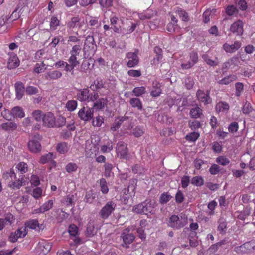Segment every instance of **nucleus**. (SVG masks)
<instances>
[{
	"mask_svg": "<svg viewBox=\"0 0 255 255\" xmlns=\"http://www.w3.org/2000/svg\"><path fill=\"white\" fill-rule=\"evenodd\" d=\"M41 139V137L38 134H35L33 136V152H39L41 150V145L39 140Z\"/></svg>",
	"mask_w": 255,
	"mask_h": 255,
	"instance_id": "nucleus-26",
	"label": "nucleus"
},
{
	"mask_svg": "<svg viewBox=\"0 0 255 255\" xmlns=\"http://www.w3.org/2000/svg\"><path fill=\"white\" fill-rule=\"evenodd\" d=\"M129 232L130 230L128 228H126L123 230L121 234V237L126 247H128L129 244L132 243L135 239V236L133 234Z\"/></svg>",
	"mask_w": 255,
	"mask_h": 255,
	"instance_id": "nucleus-10",
	"label": "nucleus"
},
{
	"mask_svg": "<svg viewBox=\"0 0 255 255\" xmlns=\"http://www.w3.org/2000/svg\"><path fill=\"white\" fill-rule=\"evenodd\" d=\"M133 211L134 213L148 215L149 214H153L154 207L150 202H143L133 207Z\"/></svg>",
	"mask_w": 255,
	"mask_h": 255,
	"instance_id": "nucleus-1",
	"label": "nucleus"
},
{
	"mask_svg": "<svg viewBox=\"0 0 255 255\" xmlns=\"http://www.w3.org/2000/svg\"><path fill=\"white\" fill-rule=\"evenodd\" d=\"M191 184L196 186H201L204 184V180L202 177L197 176L193 177L191 181Z\"/></svg>",
	"mask_w": 255,
	"mask_h": 255,
	"instance_id": "nucleus-43",
	"label": "nucleus"
},
{
	"mask_svg": "<svg viewBox=\"0 0 255 255\" xmlns=\"http://www.w3.org/2000/svg\"><path fill=\"white\" fill-rule=\"evenodd\" d=\"M128 119V117L126 116L120 117L116 119L111 127V130L116 131L120 128L122 124Z\"/></svg>",
	"mask_w": 255,
	"mask_h": 255,
	"instance_id": "nucleus-25",
	"label": "nucleus"
},
{
	"mask_svg": "<svg viewBox=\"0 0 255 255\" xmlns=\"http://www.w3.org/2000/svg\"><path fill=\"white\" fill-rule=\"evenodd\" d=\"M1 127L3 129L6 131H13L17 128V125L14 122H6L2 124Z\"/></svg>",
	"mask_w": 255,
	"mask_h": 255,
	"instance_id": "nucleus-36",
	"label": "nucleus"
},
{
	"mask_svg": "<svg viewBox=\"0 0 255 255\" xmlns=\"http://www.w3.org/2000/svg\"><path fill=\"white\" fill-rule=\"evenodd\" d=\"M105 82L101 79H97L91 84L90 88L94 92L98 91L102 88H105Z\"/></svg>",
	"mask_w": 255,
	"mask_h": 255,
	"instance_id": "nucleus-21",
	"label": "nucleus"
},
{
	"mask_svg": "<svg viewBox=\"0 0 255 255\" xmlns=\"http://www.w3.org/2000/svg\"><path fill=\"white\" fill-rule=\"evenodd\" d=\"M60 24V21L55 16H52L50 20V28L52 30H55Z\"/></svg>",
	"mask_w": 255,
	"mask_h": 255,
	"instance_id": "nucleus-53",
	"label": "nucleus"
},
{
	"mask_svg": "<svg viewBox=\"0 0 255 255\" xmlns=\"http://www.w3.org/2000/svg\"><path fill=\"white\" fill-rule=\"evenodd\" d=\"M13 216L11 214H7L4 218H0V231L6 225H10L13 222Z\"/></svg>",
	"mask_w": 255,
	"mask_h": 255,
	"instance_id": "nucleus-20",
	"label": "nucleus"
},
{
	"mask_svg": "<svg viewBox=\"0 0 255 255\" xmlns=\"http://www.w3.org/2000/svg\"><path fill=\"white\" fill-rule=\"evenodd\" d=\"M45 69V65L43 62H41L40 63H36L34 71L37 73H40L44 72Z\"/></svg>",
	"mask_w": 255,
	"mask_h": 255,
	"instance_id": "nucleus-64",
	"label": "nucleus"
},
{
	"mask_svg": "<svg viewBox=\"0 0 255 255\" xmlns=\"http://www.w3.org/2000/svg\"><path fill=\"white\" fill-rule=\"evenodd\" d=\"M16 168L21 173H25L28 171V166L24 162H20L17 165Z\"/></svg>",
	"mask_w": 255,
	"mask_h": 255,
	"instance_id": "nucleus-58",
	"label": "nucleus"
},
{
	"mask_svg": "<svg viewBox=\"0 0 255 255\" xmlns=\"http://www.w3.org/2000/svg\"><path fill=\"white\" fill-rule=\"evenodd\" d=\"M190 59L187 63L182 64L181 66L183 69H188L193 67L198 60L197 52L192 51L190 53Z\"/></svg>",
	"mask_w": 255,
	"mask_h": 255,
	"instance_id": "nucleus-11",
	"label": "nucleus"
},
{
	"mask_svg": "<svg viewBox=\"0 0 255 255\" xmlns=\"http://www.w3.org/2000/svg\"><path fill=\"white\" fill-rule=\"evenodd\" d=\"M95 46L93 37L87 36L85 41L84 50L85 51H89L92 53L94 52Z\"/></svg>",
	"mask_w": 255,
	"mask_h": 255,
	"instance_id": "nucleus-19",
	"label": "nucleus"
},
{
	"mask_svg": "<svg viewBox=\"0 0 255 255\" xmlns=\"http://www.w3.org/2000/svg\"><path fill=\"white\" fill-rule=\"evenodd\" d=\"M16 98L20 100L22 98L25 92V89L23 84L21 82H16L14 84Z\"/></svg>",
	"mask_w": 255,
	"mask_h": 255,
	"instance_id": "nucleus-16",
	"label": "nucleus"
},
{
	"mask_svg": "<svg viewBox=\"0 0 255 255\" xmlns=\"http://www.w3.org/2000/svg\"><path fill=\"white\" fill-rule=\"evenodd\" d=\"M220 171L219 166L216 164H212L209 170V172L212 175H216L219 173Z\"/></svg>",
	"mask_w": 255,
	"mask_h": 255,
	"instance_id": "nucleus-63",
	"label": "nucleus"
},
{
	"mask_svg": "<svg viewBox=\"0 0 255 255\" xmlns=\"http://www.w3.org/2000/svg\"><path fill=\"white\" fill-rule=\"evenodd\" d=\"M56 149L59 154H64L68 151L69 146L66 142H62L57 145Z\"/></svg>",
	"mask_w": 255,
	"mask_h": 255,
	"instance_id": "nucleus-34",
	"label": "nucleus"
},
{
	"mask_svg": "<svg viewBox=\"0 0 255 255\" xmlns=\"http://www.w3.org/2000/svg\"><path fill=\"white\" fill-rule=\"evenodd\" d=\"M78 169L77 165L73 162L68 163L65 166V170L68 173L75 172Z\"/></svg>",
	"mask_w": 255,
	"mask_h": 255,
	"instance_id": "nucleus-54",
	"label": "nucleus"
},
{
	"mask_svg": "<svg viewBox=\"0 0 255 255\" xmlns=\"http://www.w3.org/2000/svg\"><path fill=\"white\" fill-rule=\"evenodd\" d=\"M216 161L217 163L222 166L227 165L230 162V160L228 158L224 156H220L218 157H217L216 159Z\"/></svg>",
	"mask_w": 255,
	"mask_h": 255,
	"instance_id": "nucleus-49",
	"label": "nucleus"
},
{
	"mask_svg": "<svg viewBox=\"0 0 255 255\" xmlns=\"http://www.w3.org/2000/svg\"><path fill=\"white\" fill-rule=\"evenodd\" d=\"M77 106V102L75 100L68 101L66 103V108L69 111H73Z\"/></svg>",
	"mask_w": 255,
	"mask_h": 255,
	"instance_id": "nucleus-59",
	"label": "nucleus"
},
{
	"mask_svg": "<svg viewBox=\"0 0 255 255\" xmlns=\"http://www.w3.org/2000/svg\"><path fill=\"white\" fill-rule=\"evenodd\" d=\"M171 196L167 192L161 194L160 197V203L162 204L167 203L171 198Z\"/></svg>",
	"mask_w": 255,
	"mask_h": 255,
	"instance_id": "nucleus-55",
	"label": "nucleus"
},
{
	"mask_svg": "<svg viewBox=\"0 0 255 255\" xmlns=\"http://www.w3.org/2000/svg\"><path fill=\"white\" fill-rule=\"evenodd\" d=\"M45 227L43 223H39L37 220H33V230H35L37 232L42 231Z\"/></svg>",
	"mask_w": 255,
	"mask_h": 255,
	"instance_id": "nucleus-48",
	"label": "nucleus"
},
{
	"mask_svg": "<svg viewBox=\"0 0 255 255\" xmlns=\"http://www.w3.org/2000/svg\"><path fill=\"white\" fill-rule=\"evenodd\" d=\"M200 134L198 132H192L187 134L185 137V139L189 142H195L199 137Z\"/></svg>",
	"mask_w": 255,
	"mask_h": 255,
	"instance_id": "nucleus-42",
	"label": "nucleus"
},
{
	"mask_svg": "<svg viewBox=\"0 0 255 255\" xmlns=\"http://www.w3.org/2000/svg\"><path fill=\"white\" fill-rule=\"evenodd\" d=\"M237 77L235 75H230L219 80L218 83L221 85H228L231 82L236 80Z\"/></svg>",
	"mask_w": 255,
	"mask_h": 255,
	"instance_id": "nucleus-39",
	"label": "nucleus"
},
{
	"mask_svg": "<svg viewBox=\"0 0 255 255\" xmlns=\"http://www.w3.org/2000/svg\"><path fill=\"white\" fill-rule=\"evenodd\" d=\"M81 46L79 44L74 45L70 51L71 56L78 57L81 51Z\"/></svg>",
	"mask_w": 255,
	"mask_h": 255,
	"instance_id": "nucleus-41",
	"label": "nucleus"
},
{
	"mask_svg": "<svg viewBox=\"0 0 255 255\" xmlns=\"http://www.w3.org/2000/svg\"><path fill=\"white\" fill-rule=\"evenodd\" d=\"M89 90L88 88L81 89L77 94V99L80 101H88L89 98Z\"/></svg>",
	"mask_w": 255,
	"mask_h": 255,
	"instance_id": "nucleus-24",
	"label": "nucleus"
},
{
	"mask_svg": "<svg viewBox=\"0 0 255 255\" xmlns=\"http://www.w3.org/2000/svg\"><path fill=\"white\" fill-rule=\"evenodd\" d=\"M100 186L101 187V191L103 194H106L109 191V189L107 186V181L104 179L102 178L100 180Z\"/></svg>",
	"mask_w": 255,
	"mask_h": 255,
	"instance_id": "nucleus-56",
	"label": "nucleus"
},
{
	"mask_svg": "<svg viewBox=\"0 0 255 255\" xmlns=\"http://www.w3.org/2000/svg\"><path fill=\"white\" fill-rule=\"evenodd\" d=\"M228 128L229 132L230 133L236 132L239 129V124L236 122H233L229 125Z\"/></svg>",
	"mask_w": 255,
	"mask_h": 255,
	"instance_id": "nucleus-51",
	"label": "nucleus"
},
{
	"mask_svg": "<svg viewBox=\"0 0 255 255\" xmlns=\"http://www.w3.org/2000/svg\"><path fill=\"white\" fill-rule=\"evenodd\" d=\"M230 31L237 35H241L243 32V22L239 20L233 23L230 27Z\"/></svg>",
	"mask_w": 255,
	"mask_h": 255,
	"instance_id": "nucleus-15",
	"label": "nucleus"
},
{
	"mask_svg": "<svg viewBox=\"0 0 255 255\" xmlns=\"http://www.w3.org/2000/svg\"><path fill=\"white\" fill-rule=\"evenodd\" d=\"M103 122V117L102 116H98L93 119L92 125L94 126L100 127Z\"/></svg>",
	"mask_w": 255,
	"mask_h": 255,
	"instance_id": "nucleus-61",
	"label": "nucleus"
},
{
	"mask_svg": "<svg viewBox=\"0 0 255 255\" xmlns=\"http://www.w3.org/2000/svg\"><path fill=\"white\" fill-rule=\"evenodd\" d=\"M53 206V201L52 200H49L47 202H45L42 206L39 208L35 209L34 212H33V214L44 213L46 211L49 210L52 208Z\"/></svg>",
	"mask_w": 255,
	"mask_h": 255,
	"instance_id": "nucleus-22",
	"label": "nucleus"
},
{
	"mask_svg": "<svg viewBox=\"0 0 255 255\" xmlns=\"http://www.w3.org/2000/svg\"><path fill=\"white\" fill-rule=\"evenodd\" d=\"M113 167V165L111 163L107 162L104 164V175L105 177H108L110 176Z\"/></svg>",
	"mask_w": 255,
	"mask_h": 255,
	"instance_id": "nucleus-60",
	"label": "nucleus"
},
{
	"mask_svg": "<svg viewBox=\"0 0 255 255\" xmlns=\"http://www.w3.org/2000/svg\"><path fill=\"white\" fill-rule=\"evenodd\" d=\"M68 233L75 245L80 244L81 240L78 236V228L76 225L71 224L68 228Z\"/></svg>",
	"mask_w": 255,
	"mask_h": 255,
	"instance_id": "nucleus-12",
	"label": "nucleus"
},
{
	"mask_svg": "<svg viewBox=\"0 0 255 255\" xmlns=\"http://www.w3.org/2000/svg\"><path fill=\"white\" fill-rule=\"evenodd\" d=\"M53 154L51 152H49L48 154H46L40 158V162L42 164H45L50 161L53 160Z\"/></svg>",
	"mask_w": 255,
	"mask_h": 255,
	"instance_id": "nucleus-47",
	"label": "nucleus"
},
{
	"mask_svg": "<svg viewBox=\"0 0 255 255\" xmlns=\"http://www.w3.org/2000/svg\"><path fill=\"white\" fill-rule=\"evenodd\" d=\"M119 19L116 16H113L110 18L111 24L113 26L112 27L113 31L115 32L119 33L121 29V26L117 25Z\"/></svg>",
	"mask_w": 255,
	"mask_h": 255,
	"instance_id": "nucleus-40",
	"label": "nucleus"
},
{
	"mask_svg": "<svg viewBox=\"0 0 255 255\" xmlns=\"http://www.w3.org/2000/svg\"><path fill=\"white\" fill-rule=\"evenodd\" d=\"M5 176L7 178H11V180L9 182L8 186L12 189H18L22 186L20 178L17 179L16 174L14 171L11 170L9 172H7Z\"/></svg>",
	"mask_w": 255,
	"mask_h": 255,
	"instance_id": "nucleus-6",
	"label": "nucleus"
},
{
	"mask_svg": "<svg viewBox=\"0 0 255 255\" xmlns=\"http://www.w3.org/2000/svg\"><path fill=\"white\" fill-rule=\"evenodd\" d=\"M129 104L132 107L136 108L139 111H142L143 110V104L141 100L137 98H131L129 101Z\"/></svg>",
	"mask_w": 255,
	"mask_h": 255,
	"instance_id": "nucleus-30",
	"label": "nucleus"
},
{
	"mask_svg": "<svg viewBox=\"0 0 255 255\" xmlns=\"http://www.w3.org/2000/svg\"><path fill=\"white\" fill-rule=\"evenodd\" d=\"M51 245L46 240L39 241L35 248L37 255H46L51 250Z\"/></svg>",
	"mask_w": 255,
	"mask_h": 255,
	"instance_id": "nucleus-5",
	"label": "nucleus"
},
{
	"mask_svg": "<svg viewBox=\"0 0 255 255\" xmlns=\"http://www.w3.org/2000/svg\"><path fill=\"white\" fill-rule=\"evenodd\" d=\"M126 57L128 59L127 66L129 68L134 67L138 65L139 58L137 54L135 52H128L127 54Z\"/></svg>",
	"mask_w": 255,
	"mask_h": 255,
	"instance_id": "nucleus-13",
	"label": "nucleus"
},
{
	"mask_svg": "<svg viewBox=\"0 0 255 255\" xmlns=\"http://www.w3.org/2000/svg\"><path fill=\"white\" fill-rule=\"evenodd\" d=\"M144 131L142 128L139 126L133 128L132 131L130 133V135H133L135 137H139L143 135Z\"/></svg>",
	"mask_w": 255,
	"mask_h": 255,
	"instance_id": "nucleus-45",
	"label": "nucleus"
},
{
	"mask_svg": "<svg viewBox=\"0 0 255 255\" xmlns=\"http://www.w3.org/2000/svg\"><path fill=\"white\" fill-rule=\"evenodd\" d=\"M162 84L158 81H154L152 83V88L150 94L153 97H158L162 93Z\"/></svg>",
	"mask_w": 255,
	"mask_h": 255,
	"instance_id": "nucleus-17",
	"label": "nucleus"
},
{
	"mask_svg": "<svg viewBox=\"0 0 255 255\" xmlns=\"http://www.w3.org/2000/svg\"><path fill=\"white\" fill-rule=\"evenodd\" d=\"M132 94L131 95L137 97H140L146 93V88L144 86L135 87L132 90Z\"/></svg>",
	"mask_w": 255,
	"mask_h": 255,
	"instance_id": "nucleus-38",
	"label": "nucleus"
},
{
	"mask_svg": "<svg viewBox=\"0 0 255 255\" xmlns=\"http://www.w3.org/2000/svg\"><path fill=\"white\" fill-rule=\"evenodd\" d=\"M80 19L78 16L72 17L70 21L67 22V26L69 29H73L75 27H80Z\"/></svg>",
	"mask_w": 255,
	"mask_h": 255,
	"instance_id": "nucleus-35",
	"label": "nucleus"
},
{
	"mask_svg": "<svg viewBox=\"0 0 255 255\" xmlns=\"http://www.w3.org/2000/svg\"><path fill=\"white\" fill-rule=\"evenodd\" d=\"M43 124L48 127H53L55 125V117L51 112H48L43 117Z\"/></svg>",
	"mask_w": 255,
	"mask_h": 255,
	"instance_id": "nucleus-14",
	"label": "nucleus"
},
{
	"mask_svg": "<svg viewBox=\"0 0 255 255\" xmlns=\"http://www.w3.org/2000/svg\"><path fill=\"white\" fill-rule=\"evenodd\" d=\"M196 97L198 101L203 103L205 105L210 104L212 102L209 91L205 92L203 90L199 89L196 92Z\"/></svg>",
	"mask_w": 255,
	"mask_h": 255,
	"instance_id": "nucleus-9",
	"label": "nucleus"
},
{
	"mask_svg": "<svg viewBox=\"0 0 255 255\" xmlns=\"http://www.w3.org/2000/svg\"><path fill=\"white\" fill-rule=\"evenodd\" d=\"M68 61L70 64L67 63V69L68 71L73 72L74 68L80 64L78 57L70 56Z\"/></svg>",
	"mask_w": 255,
	"mask_h": 255,
	"instance_id": "nucleus-28",
	"label": "nucleus"
},
{
	"mask_svg": "<svg viewBox=\"0 0 255 255\" xmlns=\"http://www.w3.org/2000/svg\"><path fill=\"white\" fill-rule=\"evenodd\" d=\"M189 115L192 118H200L203 115V110L199 106H196L190 109Z\"/></svg>",
	"mask_w": 255,
	"mask_h": 255,
	"instance_id": "nucleus-29",
	"label": "nucleus"
},
{
	"mask_svg": "<svg viewBox=\"0 0 255 255\" xmlns=\"http://www.w3.org/2000/svg\"><path fill=\"white\" fill-rule=\"evenodd\" d=\"M32 229V221H29L25 223V226L17 229L14 233H11L9 237V241L12 243L17 241L19 238L24 237L27 233V228Z\"/></svg>",
	"mask_w": 255,
	"mask_h": 255,
	"instance_id": "nucleus-2",
	"label": "nucleus"
},
{
	"mask_svg": "<svg viewBox=\"0 0 255 255\" xmlns=\"http://www.w3.org/2000/svg\"><path fill=\"white\" fill-rule=\"evenodd\" d=\"M117 153L120 158L128 159V150L127 145L123 141L117 143L116 148Z\"/></svg>",
	"mask_w": 255,
	"mask_h": 255,
	"instance_id": "nucleus-8",
	"label": "nucleus"
},
{
	"mask_svg": "<svg viewBox=\"0 0 255 255\" xmlns=\"http://www.w3.org/2000/svg\"><path fill=\"white\" fill-rule=\"evenodd\" d=\"M154 52L156 54V56L152 60V64H158L163 58L162 49L158 46H156L154 48Z\"/></svg>",
	"mask_w": 255,
	"mask_h": 255,
	"instance_id": "nucleus-27",
	"label": "nucleus"
},
{
	"mask_svg": "<svg viewBox=\"0 0 255 255\" xmlns=\"http://www.w3.org/2000/svg\"><path fill=\"white\" fill-rule=\"evenodd\" d=\"M176 13L179 15L180 18L184 21H188L189 20L187 12L180 8H178Z\"/></svg>",
	"mask_w": 255,
	"mask_h": 255,
	"instance_id": "nucleus-44",
	"label": "nucleus"
},
{
	"mask_svg": "<svg viewBox=\"0 0 255 255\" xmlns=\"http://www.w3.org/2000/svg\"><path fill=\"white\" fill-rule=\"evenodd\" d=\"M116 204L113 201H109L102 208L99 215L103 219H107L115 211Z\"/></svg>",
	"mask_w": 255,
	"mask_h": 255,
	"instance_id": "nucleus-4",
	"label": "nucleus"
},
{
	"mask_svg": "<svg viewBox=\"0 0 255 255\" xmlns=\"http://www.w3.org/2000/svg\"><path fill=\"white\" fill-rule=\"evenodd\" d=\"M241 43L240 41H235L233 44L230 45L227 43L223 45L224 50L227 53H234L241 47Z\"/></svg>",
	"mask_w": 255,
	"mask_h": 255,
	"instance_id": "nucleus-18",
	"label": "nucleus"
},
{
	"mask_svg": "<svg viewBox=\"0 0 255 255\" xmlns=\"http://www.w3.org/2000/svg\"><path fill=\"white\" fill-rule=\"evenodd\" d=\"M43 114L40 110H36L33 112V118L37 122L41 123L43 121Z\"/></svg>",
	"mask_w": 255,
	"mask_h": 255,
	"instance_id": "nucleus-57",
	"label": "nucleus"
},
{
	"mask_svg": "<svg viewBox=\"0 0 255 255\" xmlns=\"http://www.w3.org/2000/svg\"><path fill=\"white\" fill-rule=\"evenodd\" d=\"M19 65V61L16 55L10 56L7 62V67L9 69H12L17 67Z\"/></svg>",
	"mask_w": 255,
	"mask_h": 255,
	"instance_id": "nucleus-31",
	"label": "nucleus"
},
{
	"mask_svg": "<svg viewBox=\"0 0 255 255\" xmlns=\"http://www.w3.org/2000/svg\"><path fill=\"white\" fill-rule=\"evenodd\" d=\"M202 57L206 63L210 66H214L218 65V62L210 59L207 54H203Z\"/></svg>",
	"mask_w": 255,
	"mask_h": 255,
	"instance_id": "nucleus-62",
	"label": "nucleus"
},
{
	"mask_svg": "<svg viewBox=\"0 0 255 255\" xmlns=\"http://www.w3.org/2000/svg\"><path fill=\"white\" fill-rule=\"evenodd\" d=\"M225 243H226L225 240H221L220 242L211 245L210 246V247L209 248V250L211 252L214 253L218 250L219 247H221L222 245H224Z\"/></svg>",
	"mask_w": 255,
	"mask_h": 255,
	"instance_id": "nucleus-50",
	"label": "nucleus"
},
{
	"mask_svg": "<svg viewBox=\"0 0 255 255\" xmlns=\"http://www.w3.org/2000/svg\"><path fill=\"white\" fill-rule=\"evenodd\" d=\"M184 199L185 197L183 192L181 190H178L175 197L176 202L177 204H181L184 201Z\"/></svg>",
	"mask_w": 255,
	"mask_h": 255,
	"instance_id": "nucleus-52",
	"label": "nucleus"
},
{
	"mask_svg": "<svg viewBox=\"0 0 255 255\" xmlns=\"http://www.w3.org/2000/svg\"><path fill=\"white\" fill-rule=\"evenodd\" d=\"M187 218L181 216V219L178 216L173 215L171 216L168 220L167 225L169 227L179 229L183 228L187 224Z\"/></svg>",
	"mask_w": 255,
	"mask_h": 255,
	"instance_id": "nucleus-3",
	"label": "nucleus"
},
{
	"mask_svg": "<svg viewBox=\"0 0 255 255\" xmlns=\"http://www.w3.org/2000/svg\"><path fill=\"white\" fill-rule=\"evenodd\" d=\"M62 76V72L57 70L48 72L45 75V79L47 80H55L60 78Z\"/></svg>",
	"mask_w": 255,
	"mask_h": 255,
	"instance_id": "nucleus-23",
	"label": "nucleus"
},
{
	"mask_svg": "<svg viewBox=\"0 0 255 255\" xmlns=\"http://www.w3.org/2000/svg\"><path fill=\"white\" fill-rule=\"evenodd\" d=\"M229 109V104L225 102H219L215 106V110L217 113L224 112L226 113Z\"/></svg>",
	"mask_w": 255,
	"mask_h": 255,
	"instance_id": "nucleus-32",
	"label": "nucleus"
},
{
	"mask_svg": "<svg viewBox=\"0 0 255 255\" xmlns=\"http://www.w3.org/2000/svg\"><path fill=\"white\" fill-rule=\"evenodd\" d=\"M107 102V98H102L99 99L97 101L94 103L93 107L101 110L104 108Z\"/></svg>",
	"mask_w": 255,
	"mask_h": 255,
	"instance_id": "nucleus-37",
	"label": "nucleus"
},
{
	"mask_svg": "<svg viewBox=\"0 0 255 255\" xmlns=\"http://www.w3.org/2000/svg\"><path fill=\"white\" fill-rule=\"evenodd\" d=\"M11 113L13 118L18 117L22 118L25 116L22 108L19 106H15L12 108Z\"/></svg>",
	"mask_w": 255,
	"mask_h": 255,
	"instance_id": "nucleus-33",
	"label": "nucleus"
},
{
	"mask_svg": "<svg viewBox=\"0 0 255 255\" xmlns=\"http://www.w3.org/2000/svg\"><path fill=\"white\" fill-rule=\"evenodd\" d=\"M188 126L191 130H197L201 127V124L200 121L194 120L190 121L188 123Z\"/></svg>",
	"mask_w": 255,
	"mask_h": 255,
	"instance_id": "nucleus-46",
	"label": "nucleus"
},
{
	"mask_svg": "<svg viewBox=\"0 0 255 255\" xmlns=\"http://www.w3.org/2000/svg\"><path fill=\"white\" fill-rule=\"evenodd\" d=\"M94 110L92 108L88 106L83 107L78 113L80 119L84 121H90L93 116Z\"/></svg>",
	"mask_w": 255,
	"mask_h": 255,
	"instance_id": "nucleus-7",
	"label": "nucleus"
}]
</instances>
